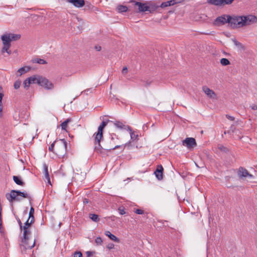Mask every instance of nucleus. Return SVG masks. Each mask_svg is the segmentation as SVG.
Masks as SVG:
<instances>
[{
	"label": "nucleus",
	"mask_w": 257,
	"mask_h": 257,
	"mask_svg": "<svg viewBox=\"0 0 257 257\" xmlns=\"http://www.w3.org/2000/svg\"><path fill=\"white\" fill-rule=\"evenodd\" d=\"M41 76L40 75H34L28 78L29 81L31 82V84L37 83L38 82L39 78H40Z\"/></svg>",
	"instance_id": "nucleus-21"
},
{
	"label": "nucleus",
	"mask_w": 257,
	"mask_h": 257,
	"mask_svg": "<svg viewBox=\"0 0 257 257\" xmlns=\"http://www.w3.org/2000/svg\"><path fill=\"white\" fill-rule=\"evenodd\" d=\"M113 136L115 137L116 139H117V138L116 137L115 135L113 134V135H111V139L112 142H111L110 143H112V145L111 146H105V148L104 149H105L106 150L111 151V150H114L117 148L121 147V146H120V145H116V146H114V145H115V142H114L115 138L113 137Z\"/></svg>",
	"instance_id": "nucleus-14"
},
{
	"label": "nucleus",
	"mask_w": 257,
	"mask_h": 257,
	"mask_svg": "<svg viewBox=\"0 0 257 257\" xmlns=\"http://www.w3.org/2000/svg\"><path fill=\"white\" fill-rule=\"evenodd\" d=\"M135 212L138 214H143L144 212V210H142V209H137L136 211H135Z\"/></svg>",
	"instance_id": "nucleus-44"
},
{
	"label": "nucleus",
	"mask_w": 257,
	"mask_h": 257,
	"mask_svg": "<svg viewBox=\"0 0 257 257\" xmlns=\"http://www.w3.org/2000/svg\"><path fill=\"white\" fill-rule=\"evenodd\" d=\"M127 72V67L125 66L123 68L122 70V73L123 74H125Z\"/></svg>",
	"instance_id": "nucleus-45"
},
{
	"label": "nucleus",
	"mask_w": 257,
	"mask_h": 257,
	"mask_svg": "<svg viewBox=\"0 0 257 257\" xmlns=\"http://www.w3.org/2000/svg\"><path fill=\"white\" fill-rule=\"evenodd\" d=\"M33 62L37 63H39V64H44L46 63V62L44 59H38V58L33 59Z\"/></svg>",
	"instance_id": "nucleus-31"
},
{
	"label": "nucleus",
	"mask_w": 257,
	"mask_h": 257,
	"mask_svg": "<svg viewBox=\"0 0 257 257\" xmlns=\"http://www.w3.org/2000/svg\"><path fill=\"white\" fill-rule=\"evenodd\" d=\"M96 244L98 245H101L102 243V240L100 237H97L95 239Z\"/></svg>",
	"instance_id": "nucleus-37"
},
{
	"label": "nucleus",
	"mask_w": 257,
	"mask_h": 257,
	"mask_svg": "<svg viewBox=\"0 0 257 257\" xmlns=\"http://www.w3.org/2000/svg\"><path fill=\"white\" fill-rule=\"evenodd\" d=\"M114 124L115 126H116L118 128H123L124 125L123 124V123L121 122L116 121L114 123Z\"/></svg>",
	"instance_id": "nucleus-36"
},
{
	"label": "nucleus",
	"mask_w": 257,
	"mask_h": 257,
	"mask_svg": "<svg viewBox=\"0 0 257 257\" xmlns=\"http://www.w3.org/2000/svg\"><path fill=\"white\" fill-rule=\"evenodd\" d=\"M180 0H171L162 3L161 5V8H165L168 6H173L176 4L180 3Z\"/></svg>",
	"instance_id": "nucleus-17"
},
{
	"label": "nucleus",
	"mask_w": 257,
	"mask_h": 257,
	"mask_svg": "<svg viewBox=\"0 0 257 257\" xmlns=\"http://www.w3.org/2000/svg\"><path fill=\"white\" fill-rule=\"evenodd\" d=\"M23 238H29V235L31 234V231L30 230V228H28L27 229H26L27 232L26 234H25V230H23Z\"/></svg>",
	"instance_id": "nucleus-35"
},
{
	"label": "nucleus",
	"mask_w": 257,
	"mask_h": 257,
	"mask_svg": "<svg viewBox=\"0 0 257 257\" xmlns=\"http://www.w3.org/2000/svg\"><path fill=\"white\" fill-rule=\"evenodd\" d=\"M44 169L45 177L47 179V182L49 184H51L50 178L48 173V167L46 164L44 165Z\"/></svg>",
	"instance_id": "nucleus-22"
},
{
	"label": "nucleus",
	"mask_w": 257,
	"mask_h": 257,
	"mask_svg": "<svg viewBox=\"0 0 257 257\" xmlns=\"http://www.w3.org/2000/svg\"><path fill=\"white\" fill-rule=\"evenodd\" d=\"M105 235L107 236H108L111 240L116 242H119V239L116 237L114 235L111 234L110 231H106L105 232Z\"/></svg>",
	"instance_id": "nucleus-19"
},
{
	"label": "nucleus",
	"mask_w": 257,
	"mask_h": 257,
	"mask_svg": "<svg viewBox=\"0 0 257 257\" xmlns=\"http://www.w3.org/2000/svg\"><path fill=\"white\" fill-rule=\"evenodd\" d=\"M107 248L109 249H112L114 248V244L113 243H110L107 245Z\"/></svg>",
	"instance_id": "nucleus-48"
},
{
	"label": "nucleus",
	"mask_w": 257,
	"mask_h": 257,
	"mask_svg": "<svg viewBox=\"0 0 257 257\" xmlns=\"http://www.w3.org/2000/svg\"><path fill=\"white\" fill-rule=\"evenodd\" d=\"M84 203H88V200L86 199H85V200L84 201Z\"/></svg>",
	"instance_id": "nucleus-53"
},
{
	"label": "nucleus",
	"mask_w": 257,
	"mask_h": 257,
	"mask_svg": "<svg viewBox=\"0 0 257 257\" xmlns=\"http://www.w3.org/2000/svg\"><path fill=\"white\" fill-rule=\"evenodd\" d=\"M127 7L125 6L119 5L117 7V10L119 13L125 12L127 11Z\"/></svg>",
	"instance_id": "nucleus-28"
},
{
	"label": "nucleus",
	"mask_w": 257,
	"mask_h": 257,
	"mask_svg": "<svg viewBox=\"0 0 257 257\" xmlns=\"http://www.w3.org/2000/svg\"><path fill=\"white\" fill-rule=\"evenodd\" d=\"M3 44L4 45L3 48L2 50V53H4L5 52H7L8 54H11V51L9 50V48H10L11 44L10 43H8L6 41H2Z\"/></svg>",
	"instance_id": "nucleus-18"
},
{
	"label": "nucleus",
	"mask_w": 257,
	"mask_h": 257,
	"mask_svg": "<svg viewBox=\"0 0 257 257\" xmlns=\"http://www.w3.org/2000/svg\"><path fill=\"white\" fill-rule=\"evenodd\" d=\"M233 22L234 28L243 27L256 24L257 17L252 15L235 16Z\"/></svg>",
	"instance_id": "nucleus-1"
},
{
	"label": "nucleus",
	"mask_w": 257,
	"mask_h": 257,
	"mask_svg": "<svg viewBox=\"0 0 257 257\" xmlns=\"http://www.w3.org/2000/svg\"><path fill=\"white\" fill-rule=\"evenodd\" d=\"M13 180L15 182L19 185L24 186L25 183L21 180L20 177L16 176H13Z\"/></svg>",
	"instance_id": "nucleus-26"
},
{
	"label": "nucleus",
	"mask_w": 257,
	"mask_h": 257,
	"mask_svg": "<svg viewBox=\"0 0 257 257\" xmlns=\"http://www.w3.org/2000/svg\"><path fill=\"white\" fill-rule=\"evenodd\" d=\"M232 42L234 45L237 47L238 50H244V46L239 42L237 41L236 39H232Z\"/></svg>",
	"instance_id": "nucleus-23"
},
{
	"label": "nucleus",
	"mask_w": 257,
	"mask_h": 257,
	"mask_svg": "<svg viewBox=\"0 0 257 257\" xmlns=\"http://www.w3.org/2000/svg\"><path fill=\"white\" fill-rule=\"evenodd\" d=\"M38 84L47 90H52L54 87V84L50 81L42 76L38 79Z\"/></svg>",
	"instance_id": "nucleus-7"
},
{
	"label": "nucleus",
	"mask_w": 257,
	"mask_h": 257,
	"mask_svg": "<svg viewBox=\"0 0 257 257\" xmlns=\"http://www.w3.org/2000/svg\"><path fill=\"white\" fill-rule=\"evenodd\" d=\"M67 2L72 4L77 8H81L85 5L84 0H67Z\"/></svg>",
	"instance_id": "nucleus-15"
},
{
	"label": "nucleus",
	"mask_w": 257,
	"mask_h": 257,
	"mask_svg": "<svg viewBox=\"0 0 257 257\" xmlns=\"http://www.w3.org/2000/svg\"><path fill=\"white\" fill-rule=\"evenodd\" d=\"M30 82V81H29L28 79L27 78L23 82L24 88H26V89H28L30 87V85L31 84V82Z\"/></svg>",
	"instance_id": "nucleus-33"
},
{
	"label": "nucleus",
	"mask_w": 257,
	"mask_h": 257,
	"mask_svg": "<svg viewBox=\"0 0 257 257\" xmlns=\"http://www.w3.org/2000/svg\"><path fill=\"white\" fill-rule=\"evenodd\" d=\"M71 121V119L70 118H67L66 120L63 122L61 124V127L62 130H65L67 131V127L68 126V123Z\"/></svg>",
	"instance_id": "nucleus-25"
},
{
	"label": "nucleus",
	"mask_w": 257,
	"mask_h": 257,
	"mask_svg": "<svg viewBox=\"0 0 257 257\" xmlns=\"http://www.w3.org/2000/svg\"><path fill=\"white\" fill-rule=\"evenodd\" d=\"M118 211L121 215H123L125 213V212L123 208L119 207L118 208Z\"/></svg>",
	"instance_id": "nucleus-42"
},
{
	"label": "nucleus",
	"mask_w": 257,
	"mask_h": 257,
	"mask_svg": "<svg viewBox=\"0 0 257 257\" xmlns=\"http://www.w3.org/2000/svg\"><path fill=\"white\" fill-rule=\"evenodd\" d=\"M235 15L231 16L230 15H223L220 17H218L214 21V24L217 26L224 25L228 23L231 26L234 27L233 19Z\"/></svg>",
	"instance_id": "nucleus-5"
},
{
	"label": "nucleus",
	"mask_w": 257,
	"mask_h": 257,
	"mask_svg": "<svg viewBox=\"0 0 257 257\" xmlns=\"http://www.w3.org/2000/svg\"><path fill=\"white\" fill-rule=\"evenodd\" d=\"M107 122L103 121L101 124L98 126L97 132L94 134L95 136V150H98L101 147L100 142L103 137V130L107 125Z\"/></svg>",
	"instance_id": "nucleus-6"
},
{
	"label": "nucleus",
	"mask_w": 257,
	"mask_h": 257,
	"mask_svg": "<svg viewBox=\"0 0 257 257\" xmlns=\"http://www.w3.org/2000/svg\"><path fill=\"white\" fill-rule=\"evenodd\" d=\"M20 196L25 198L31 199L30 196L25 192H21L18 190H12L10 193H7L6 197L7 199L10 202H13L14 201H20L22 199Z\"/></svg>",
	"instance_id": "nucleus-3"
},
{
	"label": "nucleus",
	"mask_w": 257,
	"mask_h": 257,
	"mask_svg": "<svg viewBox=\"0 0 257 257\" xmlns=\"http://www.w3.org/2000/svg\"><path fill=\"white\" fill-rule=\"evenodd\" d=\"M250 107L252 110H257V105L253 103L250 105Z\"/></svg>",
	"instance_id": "nucleus-43"
},
{
	"label": "nucleus",
	"mask_w": 257,
	"mask_h": 257,
	"mask_svg": "<svg viewBox=\"0 0 257 257\" xmlns=\"http://www.w3.org/2000/svg\"><path fill=\"white\" fill-rule=\"evenodd\" d=\"M56 141H55L49 147V151L53 152L54 153H55L54 147L55 146H56Z\"/></svg>",
	"instance_id": "nucleus-38"
},
{
	"label": "nucleus",
	"mask_w": 257,
	"mask_h": 257,
	"mask_svg": "<svg viewBox=\"0 0 257 257\" xmlns=\"http://www.w3.org/2000/svg\"><path fill=\"white\" fill-rule=\"evenodd\" d=\"M55 153L60 157L64 156L67 152V142L64 139L56 141Z\"/></svg>",
	"instance_id": "nucleus-4"
},
{
	"label": "nucleus",
	"mask_w": 257,
	"mask_h": 257,
	"mask_svg": "<svg viewBox=\"0 0 257 257\" xmlns=\"http://www.w3.org/2000/svg\"><path fill=\"white\" fill-rule=\"evenodd\" d=\"M17 219L18 222L20 225L21 229H22V223L21 220L19 218H17Z\"/></svg>",
	"instance_id": "nucleus-47"
},
{
	"label": "nucleus",
	"mask_w": 257,
	"mask_h": 257,
	"mask_svg": "<svg viewBox=\"0 0 257 257\" xmlns=\"http://www.w3.org/2000/svg\"><path fill=\"white\" fill-rule=\"evenodd\" d=\"M217 148L218 150L223 152H227L228 151V150L226 148H225L221 144L218 145Z\"/></svg>",
	"instance_id": "nucleus-34"
},
{
	"label": "nucleus",
	"mask_w": 257,
	"mask_h": 257,
	"mask_svg": "<svg viewBox=\"0 0 257 257\" xmlns=\"http://www.w3.org/2000/svg\"><path fill=\"white\" fill-rule=\"evenodd\" d=\"M87 257H90L92 255V253L91 251H87L86 252Z\"/></svg>",
	"instance_id": "nucleus-50"
},
{
	"label": "nucleus",
	"mask_w": 257,
	"mask_h": 257,
	"mask_svg": "<svg viewBox=\"0 0 257 257\" xmlns=\"http://www.w3.org/2000/svg\"><path fill=\"white\" fill-rule=\"evenodd\" d=\"M3 226V223L2 220V206L0 205V231L1 232V229Z\"/></svg>",
	"instance_id": "nucleus-40"
},
{
	"label": "nucleus",
	"mask_w": 257,
	"mask_h": 257,
	"mask_svg": "<svg viewBox=\"0 0 257 257\" xmlns=\"http://www.w3.org/2000/svg\"><path fill=\"white\" fill-rule=\"evenodd\" d=\"M34 209L33 207H31L30 210L29 214V219H31V222H34Z\"/></svg>",
	"instance_id": "nucleus-27"
},
{
	"label": "nucleus",
	"mask_w": 257,
	"mask_h": 257,
	"mask_svg": "<svg viewBox=\"0 0 257 257\" xmlns=\"http://www.w3.org/2000/svg\"><path fill=\"white\" fill-rule=\"evenodd\" d=\"M202 90L205 94L211 99H216V94L212 90L206 86L202 87Z\"/></svg>",
	"instance_id": "nucleus-12"
},
{
	"label": "nucleus",
	"mask_w": 257,
	"mask_h": 257,
	"mask_svg": "<svg viewBox=\"0 0 257 257\" xmlns=\"http://www.w3.org/2000/svg\"><path fill=\"white\" fill-rule=\"evenodd\" d=\"M234 0H208V3L215 6H223L229 5L232 3Z\"/></svg>",
	"instance_id": "nucleus-9"
},
{
	"label": "nucleus",
	"mask_w": 257,
	"mask_h": 257,
	"mask_svg": "<svg viewBox=\"0 0 257 257\" xmlns=\"http://www.w3.org/2000/svg\"><path fill=\"white\" fill-rule=\"evenodd\" d=\"M220 63L223 66H226L227 65H229L230 64L229 61L226 59V58H222L220 60Z\"/></svg>",
	"instance_id": "nucleus-32"
},
{
	"label": "nucleus",
	"mask_w": 257,
	"mask_h": 257,
	"mask_svg": "<svg viewBox=\"0 0 257 257\" xmlns=\"http://www.w3.org/2000/svg\"><path fill=\"white\" fill-rule=\"evenodd\" d=\"M238 175L240 178L248 177L249 178H253L252 175L249 174L247 170L244 168L240 167L238 171Z\"/></svg>",
	"instance_id": "nucleus-13"
},
{
	"label": "nucleus",
	"mask_w": 257,
	"mask_h": 257,
	"mask_svg": "<svg viewBox=\"0 0 257 257\" xmlns=\"http://www.w3.org/2000/svg\"><path fill=\"white\" fill-rule=\"evenodd\" d=\"M82 253L80 251H76L74 254V257H82Z\"/></svg>",
	"instance_id": "nucleus-41"
},
{
	"label": "nucleus",
	"mask_w": 257,
	"mask_h": 257,
	"mask_svg": "<svg viewBox=\"0 0 257 257\" xmlns=\"http://www.w3.org/2000/svg\"><path fill=\"white\" fill-rule=\"evenodd\" d=\"M135 6L138 7V13H153L158 8V6L152 1H148L145 3L135 2Z\"/></svg>",
	"instance_id": "nucleus-2"
},
{
	"label": "nucleus",
	"mask_w": 257,
	"mask_h": 257,
	"mask_svg": "<svg viewBox=\"0 0 257 257\" xmlns=\"http://www.w3.org/2000/svg\"><path fill=\"white\" fill-rule=\"evenodd\" d=\"M95 50H96V51H100V50H101V46H98H98H96L95 47Z\"/></svg>",
	"instance_id": "nucleus-49"
},
{
	"label": "nucleus",
	"mask_w": 257,
	"mask_h": 257,
	"mask_svg": "<svg viewBox=\"0 0 257 257\" xmlns=\"http://www.w3.org/2000/svg\"><path fill=\"white\" fill-rule=\"evenodd\" d=\"M3 110V105L2 101H0V113L2 112Z\"/></svg>",
	"instance_id": "nucleus-51"
},
{
	"label": "nucleus",
	"mask_w": 257,
	"mask_h": 257,
	"mask_svg": "<svg viewBox=\"0 0 257 257\" xmlns=\"http://www.w3.org/2000/svg\"><path fill=\"white\" fill-rule=\"evenodd\" d=\"M31 68L29 66H25L20 68L17 71L19 73V76H21L22 74L29 71Z\"/></svg>",
	"instance_id": "nucleus-20"
},
{
	"label": "nucleus",
	"mask_w": 257,
	"mask_h": 257,
	"mask_svg": "<svg viewBox=\"0 0 257 257\" xmlns=\"http://www.w3.org/2000/svg\"><path fill=\"white\" fill-rule=\"evenodd\" d=\"M128 128L130 132V136H131V139L132 140H135L137 139L138 136L137 135H136L134 132H132V130H131V127L130 126H128Z\"/></svg>",
	"instance_id": "nucleus-30"
},
{
	"label": "nucleus",
	"mask_w": 257,
	"mask_h": 257,
	"mask_svg": "<svg viewBox=\"0 0 257 257\" xmlns=\"http://www.w3.org/2000/svg\"><path fill=\"white\" fill-rule=\"evenodd\" d=\"M163 167L161 165L158 166L155 172V174L157 178L159 180H161L163 179Z\"/></svg>",
	"instance_id": "nucleus-16"
},
{
	"label": "nucleus",
	"mask_w": 257,
	"mask_h": 257,
	"mask_svg": "<svg viewBox=\"0 0 257 257\" xmlns=\"http://www.w3.org/2000/svg\"><path fill=\"white\" fill-rule=\"evenodd\" d=\"M29 238H23L22 240V243L21 244L22 250H26L27 249H31L35 246V241L34 240L31 242H29Z\"/></svg>",
	"instance_id": "nucleus-10"
},
{
	"label": "nucleus",
	"mask_w": 257,
	"mask_h": 257,
	"mask_svg": "<svg viewBox=\"0 0 257 257\" xmlns=\"http://www.w3.org/2000/svg\"><path fill=\"white\" fill-rule=\"evenodd\" d=\"M182 145L189 149L193 148L197 146L196 141L193 138H187L182 141Z\"/></svg>",
	"instance_id": "nucleus-11"
},
{
	"label": "nucleus",
	"mask_w": 257,
	"mask_h": 257,
	"mask_svg": "<svg viewBox=\"0 0 257 257\" xmlns=\"http://www.w3.org/2000/svg\"><path fill=\"white\" fill-rule=\"evenodd\" d=\"M21 35L19 34H15L12 33L5 34L1 37L2 41H6L11 44L12 41H15L19 40Z\"/></svg>",
	"instance_id": "nucleus-8"
},
{
	"label": "nucleus",
	"mask_w": 257,
	"mask_h": 257,
	"mask_svg": "<svg viewBox=\"0 0 257 257\" xmlns=\"http://www.w3.org/2000/svg\"><path fill=\"white\" fill-rule=\"evenodd\" d=\"M89 217L92 220L96 222H98L99 220L98 216L95 214H90Z\"/></svg>",
	"instance_id": "nucleus-29"
},
{
	"label": "nucleus",
	"mask_w": 257,
	"mask_h": 257,
	"mask_svg": "<svg viewBox=\"0 0 257 257\" xmlns=\"http://www.w3.org/2000/svg\"><path fill=\"white\" fill-rule=\"evenodd\" d=\"M3 96H4L3 94L0 93V101H2Z\"/></svg>",
	"instance_id": "nucleus-52"
},
{
	"label": "nucleus",
	"mask_w": 257,
	"mask_h": 257,
	"mask_svg": "<svg viewBox=\"0 0 257 257\" xmlns=\"http://www.w3.org/2000/svg\"><path fill=\"white\" fill-rule=\"evenodd\" d=\"M33 222H31V219H29V218L27 219V220L26 221V222H25L24 225L22 226V229L23 230H25V234L27 232V231H26V229H27L28 228H30L31 225L33 223Z\"/></svg>",
	"instance_id": "nucleus-24"
},
{
	"label": "nucleus",
	"mask_w": 257,
	"mask_h": 257,
	"mask_svg": "<svg viewBox=\"0 0 257 257\" xmlns=\"http://www.w3.org/2000/svg\"><path fill=\"white\" fill-rule=\"evenodd\" d=\"M21 82L20 81H16L14 83V88L16 89L19 88L21 86Z\"/></svg>",
	"instance_id": "nucleus-39"
},
{
	"label": "nucleus",
	"mask_w": 257,
	"mask_h": 257,
	"mask_svg": "<svg viewBox=\"0 0 257 257\" xmlns=\"http://www.w3.org/2000/svg\"><path fill=\"white\" fill-rule=\"evenodd\" d=\"M226 117H227V118H228V119L230 120H234V117L232 116H230V115H226Z\"/></svg>",
	"instance_id": "nucleus-46"
}]
</instances>
